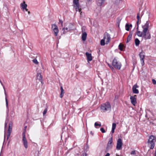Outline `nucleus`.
Returning a JSON list of instances; mask_svg holds the SVG:
<instances>
[{
	"mask_svg": "<svg viewBox=\"0 0 156 156\" xmlns=\"http://www.w3.org/2000/svg\"><path fill=\"white\" fill-rule=\"evenodd\" d=\"M33 62L34 63L36 64H37L38 63V62L37 61V59L36 58L34 59L33 60Z\"/></svg>",
	"mask_w": 156,
	"mask_h": 156,
	"instance_id": "72a5a7b5",
	"label": "nucleus"
},
{
	"mask_svg": "<svg viewBox=\"0 0 156 156\" xmlns=\"http://www.w3.org/2000/svg\"><path fill=\"white\" fill-rule=\"evenodd\" d=\"M27 127V126H25V127L23 131V133H22V136H23V135H24V136H26L25 133H26V130Z\"/></svg>",
	"mask_w": 156,
	"mask_h": 156,
	"instance_id": "7c9ffc66",
	"label": "nucleus"
},
{
	"mask_svg": "<svg viewBox=\"0 0 156 156\" xmlns=\"http://www.w3.org/2000/svg\"><path fill=\"white\" fill-rule=\"evenodd\" d=\"M125 28L126 30L127 31H129V24L128 23H126L125 25Z\"/></svg>",
	"mask_w": 156,
	"mask_h": 156,
	"instance_id": "c756f323",
	"label": "nucleus"
},
{
	"mask_svg": "<svg viewBox=\"0 0 156 156\" xmlns=\"http://www.w3.org/2000/svg\"><path fill=\"white\" fill-rule=\"evenodd\" d=\"M137 24V27L136 28V30L137 31H138V29H139V23Z\"/></svg>",
	"mask_w": 156,
	"mask_h": 156,
	"instance_id": "8fccbe9b",
	"label": "nucleus"
},
{
	"mask_svg": "<svg viewBox=\"0 0 156 156\" xmlns=\"http://www.w3.org/2000/svg\"><path fill=\"white\" fill-rule=\"evenodd\" d=\"M28 12L29 14L30 13V11H28Z\"/></svg>",
	"mask_w": 156,
	"mask_h": 156,
	"instance_id": "4d7b16f0",
	"label": "nucleus"
},
{
	"mask_svg": "<svg viewBox=\"0 0 156 156\" xmlns=\"http://www.w3.org/2000/svg\"><path fill=\"white\" fill-rule=\"evenodd\" d=\"M64 91H61V93L64 94Z\"/></svg>",
	"mask_w": 156,
	"mask_h": 156,
	"instance_id": "5fc2aeb1",
	"label": "nucleus"
},
{
	"mask_svg": "<svg viewBox=\"0 0 156 156\" xmlns=\"http://www.w3.org/2000/svg\"><path fill=\"white\" fill-rule=\"evenodd\" d=\"M25 9L26 11H27L28 10V9H27V8H26V9Z\"/></svg>",
	"mask_w": 156,
	"mask_h": 156,
	"instance_id": "6e6d98bb",
	"label": "nucleus"
},
{
	"mask_svg": "<svg viewBox=\"0 0 156 156\" xmlns=\"http://www.w3.org/2000/svg\"><path fill=\"white\" fill-rule=\"evenodd\" d=\"M133 34L132 32L131 31L130 32L129 34L127 37V40L126 42L127 43L129 42L131 40Z\"/></svg>",
	"mask_w": 156,
	"mask_h": 156,
	"instance_id": "f3484780",
	"label": "nucleus"
},
{
	"mask_svg": "<svg viewBox=\"0 0 156 156\" xmlns=\"http://www.w3.org/2000/svg\"><path fill=\"white\" fill-rule=\"evenodd\" d=\"M0 82L1 83L2 85L3 86V88H4V89L5 94V101H6V108H7V109L8 110V112L9 111V107H8V100H7V97H6V92H5V88H4V85L2 83V82L0 79Z\"/></svg>",
	"mask_w": 156,
	"mask_h": 156,
	"instance_id": "4468645a",
	"label": "nucleus"
},
{
	"mask_svg": "<svg viewBox=\"0 0 156 156\" xmlns=\"http://www.w3.org/2000/svg\"><path fill=\"white\" fill-rule=\"evenodd\" d=\"M86 155H87L86 153H82L81 156H86Z\"/></svg>",
	"mask_w": 156,
	"mask_h": 156,
	"instance_id": "49530a36",
	"label": "nucleus"
},
{
	"mask_svg": "<svg viewBox=\"0 0 156 156\" xmlns=\"http://www.w3.org/2000/svg\"><path fill=\"white\" fill-rule=\"evenodd\" d=\"M116 156H119V155H118L117 154H116Z\"/></svg>",
	"mask_w": 156,
	"mask_h": 156,
	"instance_id": "bf43d9fd",
	"label": "nucleus"
},
{
	"mask_svg": "<svg viewBox=\"0 0 156 156\" xmlns=\"http://www.w3.org/2000/svg\"><path fill=\"white\" fill-rule=\"evenodd\" d=\"M154 156H156V154H155V155H154Z\"/></svg>",
	"mask_w": 156,
	"mask_h": 156,
	"instance_id": "0e129e2a",
	"label": "nucleus"
},
{
	"mask_svg": "<svg viewBox=\"0 0 156 156\" xmlns=\"http://www.w3.org/2000/svg\"><path fill=\"white\" fill-rule=\"evenodd\" d=\"M114 67L112 66H110V68L112 69V71L113 72H114V71H115V69L114 68Z\"/></svg>",
	"mask_w": 156,
	"mask_h": 156,
	"instance_id": "37998d69",
	"label": "nucleus"
},
{
	"mask_svg": "<svg viewBox=\"0 0 156 156\" xmlns=\"http://www.w3.org/2000/svg\"><path fill=\"white\" fill-rule=\"evenodd\" d=\"M60 90H61V91H64V90H63L62 87V86H61V87H60Z\"/></svg>",
	"mask_w": 156,
	"mask_h": 156,
	"instance_id": "09e8293b",
	"label": "nucleus"
},
{
	"mask_svg": "<svg viewBox=\"0 0 156 156\" xmlns=\"http://www.w3.org/2000/svg\"><path fill=\"white\" fill-rule=\"evenodd\" d=\"M136 154V151H133L131 152V154L132 155H135Z\"/></svg>",
	"mask_w": 156,
	"mask_h": 156,
	"instance_id": "ea45409f",
	"label": "nucleus"
},
{
	"mask_svg": "<svg viewBox=\"0 0 156 156\" xmlns=\"http://www.w3.org/2000/svg\"><path fill=\"white\" fill-rule=\"evenodd\" d=\"M20 5L22 7V9L23 10L25 9H26L27 7V5L25 3V2L24 1L23 3H22L20 4Z\"/></svg>",
	"mask_w": 156,
	"mask_h": 156,
	"instance_id": "412c9836",
	"label": "nucleus"
},
{
	"mask_svg": "<svg viewBox=\"0 0 156 156\" xmlns=\"http://www.w3.org/2000/svg\"><path fill=\"white\" fill-rule=\"evenodd\" d=\"M71 29L69 27H64L62 28V30L63 31L64 34H66L67 32L70 31Z\"/></svg>",
	"mask_w": 156,
	"mask_h": 156,
	"instance_id": "6ab92c4d",
	"label": "nucleus"
},
{
	"mask_svg": "<svg viewBox=\"0 0 156 156\" xmlns=\"http://www.w3.org/2000/svg\"><path fill=\"white\" fill-rule=\"evenodd\" d=\"M115 129H112V131H111V132L112 133H114Z\"/></svg>",
	"mask_w": 156,
	"mask_h": 156,
	"instance_id": "de8ad7c7",
	"label": "nucleus"
},
{
	"mask_svg": "<svg viewBox=\"0 0 156 156\" xmlns=\"http://www.w3.org/2000/svg\"><path fill=\"white\" fill-rule=\"evenodd\" d=\"M156 141V138L154 135L150 136L147 142L148 147L150 149H153L155 146V143Z\"/></svg>",
	"mask_w": 156,
	"mask_h": 156,
	"instance_id": "f257e3e1",
	"label": "nucleus"
},
{
	"mask_svg": "<svg viewBox=\"0 0 156 156\" xmlns=\"http://www.w3.org/2000/svg\"><path fill=\"white\" fill-rule=\"evenodd\" d=\"M112 138H110L107 144L106 150L108 151V150L112 148Z\"/></svg>",
	"mask_w": 156,
	"mask_h": 156,
	"instance_id": "6e6552de",
	"label": "nucleus"
},
{
	"mask_svg": "<svg viewBox=\"0 0 156 156\" xmlns=\"http://www.w3.org/2000/svg\"><path fill=\"white\" fill-rule=\"evenodd\" d=\"M155 153H156V151H155Z\"/></svg>",
	"mask_w": 156,
	"mask_h": 156,
	"instance_id": "e2e57ef3",
	"label": "nucleus"
},
{
	"mask_svg": "<svg viewBox=\"0 0 156 156\" xmlns=\"http://www.w3.org/2000/svg\"><path fill=\"white\" fill-rule=\"evenodd\" d=\"M129 28L130 27H132V25L131 24H130L129 25Z\"/></svg>",
	"mask_w": 156,
	"mask_h": 156,
	"instance_id": "603ef678",
	"label": "nucleus"
},
{
	"mask_svg": "<svg viewBox=\"0 0 156 156\" xmlns=\"http://www.w3.org/2000/svg\"><path fill=\"white\" fill-rule=\"evenodd\" d=\"M121 1V0H115V4L116 5H118Z\"/></svg>",
	"mask_w": 156,
	"mask_h": 156,
	"instance_id": "2f4dec72",
	"label": "nucleus"
},
{
	"mask_svg": "<svg viewBox=\"0 0 156 156\" xmlns=\"http://www.w3.org/2000/svg\"><path fill=\"white\" fill-rule=\"evenodd\" d=\"M59 22L61 23L62 26L63 25V21L61 20H59Z\"/></svg>",
	"mask_w": 156,
	"mask_h": 156,
	"instance_id": "a18cd8bd",
	"label": "nucleus"
},
{
	"mask_svg": "<svg viewBox=\"0 0 156 156\" xmlns=\"http://www.w3.org/2000/svg\"><path fill=\"white\" fill-rule=\"evenodd\" d=\"M122 139L120 138L118 139L117 141L116 146V149L118 150H121L122 149Z\"/></svg>",
	"mask_w": 156,
	"mask_h": 156,
	"instance_id": "423d86ee",
	"label": "nucleus"
},
{
	"mask_svg": "<svg viewBox=\"0 0 156 156\" xmlns=\"http://www.w3.org/2000/svg\"><path fill=\"white\" fill-rule=\"evenodd\" d=\"M51 28L54 32V35L55 36H57L58 33V27L56 25L53 24L52 25Z\"/></svg>",
	"mask_w": 156,
	"mask_h": 156,
	"instance_id": "0eeeda50",
	"label": "nucleus"
},
{
	"mask_svg": "<svg viewBox=\"0 0 156 156\" xmlns=\"http://www.w3.org/2000/svg\"><path fill=\"white\" fill-rule=\"evenodd\" d=\"M12 131V128H9L7 134V140L9 138Z\"/></svg>",
	"mask_w": 156,
	"mask_h": 156,
	"instance_id": "aec40b11",
	"label": "nucleus"
},
{
	"mask_svg": "<svg viewBox=\"0 0 156 156\" xmlns=\"http://www.w3.org/2000/svg\"><path fill=\"white\" fill-rule=\"evenodd\" d=\"M22 141L24 147L26 149L27 148H28V143L26 136L23 135V136H22Z\"/></svg>",
	"mask_w": 156,
	"mask_h": 156,
	"instance_id": "9d476101",
	"label": "nucleus"
},
{
	"mask_svg": "<svg viewBox=\"0 0 156 156\" xmlns=\"http://www.w3.org/2000/svg\"><path fill=\"white\" fill-rule=\"evenodd\" d=\"M141 61V64L142 66H143L144 65V59H143V60L140 59Z\"/></svg>",
	"mask_w": 156,
	"mask_h": 156,
	"instance_id": "e433bc0d",
	"label": "nucleus"
},
{
	"mask_svg": "<svg viewBox=\"0 0 156 156\" xmlns=\"http://www.w3.org/2000/svg\"><path fill=\"white\" fill-rule=\"evenodd\" d=\"M73 4L74 5L75 7H76L75 9L76 11H79V12H80V15H81L82 12L81 11V9L80 8L78 0H73Z\"/></svg>",
	"mask_w": 156,
	"mask_h": 156,
	"instance_id": "20e7f679",
	"label": "nucleus"
},
{
	"mask_svg": "<svg viewBox=\"0 0 156 156\" xmlns=\"http://www.w3.org/2000/svg\"><path fill=\"white\" fill-rule=\"evenodd\" d=\"M121 20H122V19L120 18V17L117 18V19L116 23H117V24L118 25V27H119V24L120 23Z\"/></svg>",
	"mask_w": 156,
	"mask_h": 156,
	"instance_id": "393cba45",
	"label": "nucleus"
},
{
	"mask_svg": "<svg viewBox=\"0 0 156 156\" xmlns=\"http://www.w3.org/2000/svg\"><path fill=\"white\" fill-rule=\"evenodd\" d=\"M8 121L7 120H5V129H6L7 126V122H8Z\"/></svg>",
	"mask_w": 156,
	"mask_h": 156,
	"instance_id": "4c0bfd02",
	"label": "nucleus"
},
{
	"mask_svg": "<svg viewBox=\"0 0 156 156\" xmlns=\"http://www.w3.org/2000/svg\"><path fill=\"white\" fill-rule=\"evenodd\" d=\"M112 65L114 68L118 70L120 69L122 66L121 63L118 61L116 58H115L113 59Z\"/></svg>",
	"mask_w": 156,
	"mask_h": 156,
	"instance_id": "f03ea898",
	"label": "nucleus"
},
{
	"mask_svg": "<svg viewBox=\"0 0 156 156\" xmlns=\"http://www.w3.org/2000/svg\"><path fill=\"white\" fill-rule=\"evenodd\" d=\"M105 41L103 39L101 41L100 44L101 46H104L105 45L106 42H105Z\"/></svg>",
	"mask_w": 156,
	"mask_h": 156,
	"instance_id": "c85d7f7f",
	"label": "nucleus"
},
{
	"mask_svg": "<svg viewBox=\"0 0 156 156\" xmlns=\"http://www.w3.org/2000/svg\"><path fill=\"white\" fill-rule=\"evenodd\" d=\"M136 17H137V21L136 23H137V24H138V23H139V20H140V16H139V13H138L137 14Z\"/></svg>",
	"mask_w": 156,
	"mask_h": 156,
	"instance_id": "473e14b6",
	"label": "nucleus"
},
{
	"mask_svg": "<svg viewBox=\"0 0 156 156\" xmlns=\"http://www.w3.org/2000/svg\"><path fill=\"white\" fill-rule=\"evenodd\" d=\"M110 154L109 153H107V154L105 155V156H109Z\"/></svg>",
	"mask_w": 156,
	"mask_h": 156,
	"instance_id": "3c124183",
	"label": "nucleus"
},
{
	"mask_svg": "<svg viewBox=\"0 0 156 156\" xmlns=\"http://www.w3.org/2000/svg\"><path fill=\"white\" fill-rule=\"evenodd\" d=\"M100 130L102 133H105V130L103 128H101Z\"/></svg>",
	"mask_w": 156,
	"mask_h": 156,
	"instance_id": "58836bf2",
	"label": "nucleus"
},
{
	"mask_svg": "<svg viewBox=\"0 0 156 156\" xmlns=\"http://www.w3.org/2000/svg\"><path fill=\"white\" fill-rule=\"evenodd\" d=\"M149 23L148 21H147L145 24L142 26L143 28V32L145 33L147 32L149 27Z\"/></svg>",
	"mask_w": 156,
	"mask_h": 156,
	"instance_id": "1a4fd4ad",
	"label": "nucleus"
},
{
	"mask_svg": "<svg viewBox=\"0 0 156 156\" xmlns=\"http://www.w3.org/2000/svg\"><path fill=\"white\" fill-rule=\"evenodd\" d=\"M124 47V46L123 44H120L119 45V49L121 51H123V48Z\"/></svg>",
	"mask_w": 156,
	"mask_h": 156,
	"instance_id": "bb28decb",
	"label": "nucleus"
},
{
	"mask_svg": "<svg viewBox=\"0 0 156 156\" xmlns=\"http://www.w3.org/2000/svg\"><path fill=\"white\" fill-rule=\"evenodd\" d=\"M105 0H96L97 5L98 6H101L104 3Z\"/></svg>",
	"mask_w": 156,
	"mask_h": 156,
	"instance_id": "dca6fc26",
	"label": "nucleus"
},
{
	"mask_svg": "<svg viewBox=\"0 0 156 156\" xmlns=\"http://www.w3.org/2000/svg\"><path fill=\"white\" fill-rule=\"evenodd\" d=\"M47 112V108H45L44 109V111L43 112V115H45L46 113Z\"/></svg>",
	"mask_w": 156,
	"mask_h": 156,
	"instance_id": "c9c22d12",
	"label": "nucleus"
},
{
	"mask_svg": "<svg viewBox=\"0 0 156 156\" xmlns=\"http://www.w3.org/2000/svg\"><path fill=\"white\" fill-rule=\"evenodd\" d=\"M116 127V124L115 123H113L112 125V129H115Z\"/></svg>",
	"mask_w": 156,
	"mask_h": 156,
	"instance_id": "f704fd0d",
	"label": "nucleus"
},
{
	"mask_svg": "<svg viewBox=\"0 0 156 156\" xmlns=\"http://www.w3.org/2000/svg\"><path fill=\"white\" fill-rule=\"evenodd\" d=\"M85 55L87 57V60L88 62L92 60V58L91 54L86 52L85 53Z\"/></svg>",
	"mask_w": 156,
	"mask_h": 156,
	"instance_id": "2eb2a0df",
	"label": "nucleus"
},
{
	"mask_svg": "<svg viewBox=\"0 0 156 156\" xmlns=\"http://www.w3.org/2000/svg\"><path fill=\"white\" fill-rule=\"evenodd\" d=\"M139 87V86H138L137 84L134 85L132 87V91L133 93L137 94L139 93V91L138 89H136V88Z\"/></svg>",
	"mask_w": 156,
	"mask_h": 156,
	"instance_id": "f8f14e48",
	"label": "nucleus"
},
{
	"mask_svg": "<svg viewBox=\"0 0 156 156\" xmlns=\"http://www.w3.org/2000/svg\"><path fill=\"white\" fill-rule=\"evenodd\" d=\"M90 133H91V134H92V135H93V133H92V131H91V132H90Z\"/></svg>",
	"mask_w": 156,
	"mask_h": 156,
	"instance_id": "13d9d810",
	"label": "nucleus"
},
{
	"mask_svg": "<svg viewBox=\"0 0 156 156\" xmlns=\"http://www.w3.org/2000/svg\"><path fill=\"white\" fill-rule=\"evenodd\" d=\"M103 39L106 42V44H108L109 43L111 39L110 35L107 32H105L104 34Z\"/></svg>",
	"mask_w": 156,
	"mask_h": 156,
	"instance_id": "39448f33",
	"label": "nucleus"
},
{
	"mask_svg": "<svg viewBox=\"0 0 156 156\" xmlns=\"http://www.w3.org/2000/svg\"><path fill=\"white\" fill-rule=\"evenodd\" d=\"M87 35V34L85 32H83L82 34V39L83 41H85L86 40Z\"/></svg>",
	"mask_w": 156,
	"mask_h": 156,
	"instance_id": "a211bd4d",
	"label": "nucleus"
},
{
	"mask_svg": "<svg viewBox=\"0 0 156 156\" xmlns=\"http://www.w3.org/2000/svg\"><path fill=\"white\" fill-rule=\"evenodd\" d=\"M143 37L144 38L145 40L150 39L151 38V34L149 32H146L145 33L143 32Z\"/></svg>",
	"mask_w": 156,
	"mask_h": 156,
	"instance_id": "9b49d317",
	"label": "nucleus"
},
{
	"mask_svg": "<svg viewBox=\"0 0 156 156\" xmlns=\"http://www.w3.org/2000/svg\"><path fill=\"white\" fill-rule=\"evenodd\" d=\"M139 56L140 59L143 60V59H144L145 58V55H144V52H143L142 51L141 52H140L139 54Z\"/></svg>",
	"mask_w": 156,
	"mask_h": 156,
	"instance_id": "5701e85b",
	"label": "nucleus"
},
{
	"mask_svg": "<svg viewBox=\"0 0 156 156\" xmlns=\"http://www.w3.org/2000/svg\"><path fill=\"white\" fill-rule=\"evenodd\" d=\"M135 45L136 46H138L140 43V41L138 38H136L135 40Z\"/></svg>",
	"mask_w": 156,
	"mask_h": 156,
	"instance_id": "a878e982",
	"label": "nucleus"
},
{
	"mask_svg": "<svg viewBox=\"0 0 156 156\" xmlns=\"http://www.w3.org/2000/svg\"><path fill=\"white\" fill-rule=\"evenodd\" d=\"M12 122H10L9 124V128H12Z\"/></svg>",
	"mask_w": 156,
	"mask_h": 156,
	"instance_id": "a19ab883",
	"label": "nucleus"
},
{
	"mask_svg": "<svg viewBox=\"0 0 156 156\" xmlns=\"http://www.w3.org/2000/svg\"><path fill=\"white\" fill-rule=\"evenodd\" d=\"M152 83L154 84H156V80H155L154 79H153L152 80Z\"/></svg>",
	"mask_w": 156,
	"mask_h": 156,
	"instance_id": "79ce46f5",
	"label": "nucleus"
},
{
	"mask_svg": "<svg viewBox=\"0 0 156 156\" xmlns=\"http://www.w3.org/2000/svg\"><path fill=\"white\" fill-rule=\"evenodd\" d=\"M136 33L137 36L139 37H142L143 36V33L140 31H137Z\"/></svg>",
	"mask_w": 156,
	"mask_h": 156,
	"instance_id": "b1692460",
	"label": "nucleus"
},
{
	"mask_svg": "<svg viewBox=\"0 0 156 156\" xmlns=\"http://www.w3.org/2000/svg\"><path fill=\"white\" fill-rule=\"evenodd\" d=\"M99 123H98V122H96L94 123V126L95 128H97V126H99V127H101V124L100 122H98Z\"/></svg>",
	"mask_w": 156,
	"mask_h": 156,
	"instance_id": "cd10ccee",
	"label": "nucleus"
},
{
	"mask_svg": "<svg viewBox=\"0 0 156 156\" xmlns=\"http://www.w3.org/2000/svg\"><path fill=\"white\" fill-rule=\"evenodd\" d=\"M136 96V95H134V96H130V99L131 100V103L133 105H135V104L136 103V99L135 97Z\"/></svg>",
	"mask_w": 156,
	"mask_h": 156,
	"instance_id": "ddd939ff",
	"label": "nucleus"
},
{
	"mask_svg": "<svg viewBox=\"0 0 156 156\" xmlns=\"http://www.w3.org/2000/svg\"><path fill=\"white\" fill-rule=\"evenodd\" d=\"M91 0H87L88 2H90Z\"/></svg>",
	"mask_w": 156,
	"mask_h": 156,
	"instance_id": "052dcab7",
	"label": "nucleus"
},
{
	"mask_svg": "<svg viewBox=\"0 0 156 156\" xmlns=\"http://www.w3.org/2000/svg\"><path fill=\"white\" fill-rule=\"evenodd\" d=\"M63 95H64V94L60 93V96H59L60 97L62 98V97H63Z\"/></svg>",
	"mask_w": 156,
	"mask_h": 156,
	"instance_id": "c03bdc74",
	"label": "nucleus"
},
{
	"mask_svg": "<svg viewBox=\"0 0 156 156\" xmlns=\"http://www.w3.org/2000/svg\"><path fill=\"white\" fill-rule=\"evenodd\" d=\"M5 135H4V138H5Z\"/></svg>",
	"mask_w": 156,
	"mask_h": 156,
	"instance_id": "680f3d73",
	"label": "nucleus"
},
{
	"mask_svg": "<svg viewBox=\"0 0 156 156\" xmlns=\"http://www.w3.org/2000/svg\"><path fill=\"white\" fill-rule=\"evenodd\" d=\"M37 79L42 83V76L40 73H38L37 75Z\"/></svg>",
	"mask_w": 156,
	"mask_h": 156,
	"instance_id": "4be33fe9",
	"label": "nucleus"
},
{
	"mask_svg": "<svg viewBox=\"0 0 156 156\" xmlns=\"http://www.w3.org/2000/svg\"><path fill=\"white\" fill-rule=\"evenodd\" d=\"M108 66L109 67V68H110V66H112L111 65L109 64L108 63Z\"/></svg>",
	"mask_w": 156,
	"mask_h": 156,
	"instance_id": "864d4df0",
	"label": "nucleus"
},
{
	"mask_svg": "<svg viewBox=\"0 0 156 156\" xmlns=\"http://www.w3.org/2000/svg\"><path fill=\"white\" fill-rule=\"evenodd\" d=\"M101 108V109L104 112L110 111L111 110V106L108 102H107L102 105Z\"/></svg>",
	"mask_w": 156,
	"mask_h": 156,
	"instance_id": "7ed1b4c3",
	"label": "nucleus"
}]
</instances>
